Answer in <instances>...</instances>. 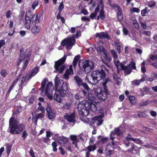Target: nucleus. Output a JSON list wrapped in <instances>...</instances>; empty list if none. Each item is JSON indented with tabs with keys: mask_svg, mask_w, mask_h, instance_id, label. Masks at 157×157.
<instances>
[{
	"mask_svg": "<svg viewBox=\"0 0 157 157\" xmlns=\"http://www.w3.org/2000/svg\"><path fill=\"white\" fill-rule=\"evenodd\" d=\"M39 68L38 67H35L31 71V73L33 75H35L38 72L39 70Z\"/></svg>",
	"mask_w": 157,
	"mask_h": 157,
	"instance_id": "e433bc0d",
	"label": "nucleus"
},
{
	"mask_svg": "<svg viewBox=\"0 0 157 157\" xmlns=\"http://www.w3.org/2000/svg\"><path fill=\"white\" fill-rule=\"evenodd\" d=\"M75 35H73L71 37L63 40L61 43V44L62 46H65L66 48L67 49H71L75 44Z\"/></svg>",
	"mask_w": 157,
	"mask_h": 157,
	"instance_id": "39448f33",
	"label": "nucleus"
},
{
	"mask_svg": "<svg viewBox=\"0 0 157 157\" xmlns=\"http://www.w3.org/2000/svg\"><path fill=\"white\" fill-rule=\"evenodd\" d=\"M81 13H83L84 15H86L88 14V11L86 9H82L81 10Z\"/></svg>",
	"mask_w": 157,
	"mask_h": 157,
	"instance_id": "13d9d810",
	"label": "nucleus"
},
{
	"mask_svg": "<svg viewBox=\"0 0 157 157\" xmlns=\"http://www.w3.org/2000/svg\"><path fill=\"white\" fill-rule=\"evenodd\" d=\"M98 48H97V50L98 51L99 50L100 52H102L104 54H106V50L102 46L99 45L98 47Z\"/></svg>",
	"mask_w": 157,
	"mask_h": 157,
	"instance_id": "473e14b6",
	"label": "nucleus"
},
{
	"mask_svg": "<svg viewBox=\"0 0 157 157\" xmlns=\"http://www.w3.org/2000/svg\"><path fill=\"white\" fill-rule=\"evenodd\" d=\"M111 52L112 54V55L113 56V57L114 59V60L117 59V56L116 53L115 52L114 50H111Z\"/></svg>",
	"mask_w": 157,
	"mask_h": 157,
	"instance_id": "c9c22d12",
	"label": "nucleus"
},
{
	"mask_svg": "<svg viewBox=\"0 0 157 157\" xmlns=\"http://www.w3.org/2000/svg\"><path fill=\"white\" fill-rule=\"evenodd\" d=\"M114 132L117 136L120 135L121 133V131L118 128H116Z\"/></svg>",
	"mask_w": 157,
	"mask_h": 157,
	"instance_id": "4c0bfd02",
	"label": "nucleus"
},
{
	"mask_svg": "<svg viewBox=\"0 0 157 157\" xmlns=\"http://www.w3.org/2000/svg\"><path fill=\"white\" fill-rule=\"evenodd\" d=\"M99 15L101 19L104 20L105 19V16L104 15L103 9H101L100 11Z\"/></svg>",
	"mask_w": 157,
	"mask_h": 157,
	"instance_id": "2f4dec72",
	"label": "nucleus"
},
{
	"mask_svg": "<svg viewBox=\"0 0 157 157\" xmlns=\"http://www.w3.org/2000/svg\"><path fill=\"white\" fill-rule=\"evenodd\" d=\"M96 36L101 39L106 38L108 40H109L110 38V36L109 35L108 33L106 32L97 33L96 34Z\"/></svg>",
	"mask_w": 157,
	"mask_h": 157,
	"instance_id": "ddd939ff",
	"label": "nucleus"
},
{
	"mask_svg": "<svg viewBox=\"0 0 157 157\" xmlns=\"http://www.w3.org/2000/svg\"><path fill=\"white\" fill-rule=\"evenodd\" d=\"M104 91L101 90L100 88H97L95 90V94L98 99L104 101L106 98L107 95H109L108 90L106 89H104Z\"/></svg>",
	"mask_w": 157,
	"mask_h": 157,
	"instance_id": "423d86ee",
	"label": "nucleus"
},
{
	"mask_svg": "<svg viewBox=\"0 0 157 157\" xmlns=\"http://www.w3.org/2000/svg\"><path fill=\"white\" fill-rule=\"evenodd\" d=\"M115 133L114 132H111V134L110 135V137H109V138L110 139H111V140H113V139L115 138Z\"/></svg>",
	"mask_w": 157,
	"mask_h": 157,
	"instance_id": "8fccbe9b",
	"label": "nucleus"
},
{
	"mask_svg": "<svg viewBox=\"0 0 157 157\" xmlns=\"http://www.w3.org/2000/svg\"><path fill=\"white\" fill-rule=\"evenodd\" d=\"M59 138L63 142L64 144H69L68 142V139L67 138L64 136H60L59 137Z\"/></svg>",
	"mask_w": 157,
	"mask_h": 157,
	"instance_id": "bb28decb",
	"label": "nucleus"
},
{
	"mask_svg": "<svg viewBox=\"0 0 157 157\" xmlns=\"http://www.w3.org/2000/svg\"><path fill=\"white\" fill-rule=\"evenodd\" d=\"M25 25L26 28L28 29H30L31 21H31L29 19H27L26 18H25Z\"/></svg>",
	"mask_w": 157,
	"mask_h": 157,
	"instance_id": "b1692460",
	"label": "nucleus"
},
{
	"mask_svg": "<svg viewBox=\"0 0 157 157\" xmlns=\"http://www.w3.org/2000/svg\"><path fill=\"white\" fill-rule=\"evenodd\" d=\"M116 48L118 53L120 54L121 52V47L119 44H117Z\"/></svg>",
	"mask_w": 157,
	"mask_h": 157,
	"instance_id": "4d7b16f0",
	"label": "nucleus"
},
{
	"mask_svg": "<svg viewBox=\"0 0 157 157\" xmlns=\"http://www.w3.org/2000/svg\"><path fill=\"white\" fill-rule=\"evenodd\" d=\"M78 109L79 114L82 116H87L91 111L95 112L97 108L93 103V101L89 99L88 101L80 103L78 106Z\"/></svg>",
	"mask_w": 157,
	"mask_h": 157,
	"instance_id": "f257e3e1",
	"label": "nucleus"
},
{
	"mask_svg": "<svg viewBox=\"0 0 157 157\" xmlns=\"http://www.w3.org/2000/svg\"><path fill=\"white\" fill-rule=\"evenodd\" d=\"M130 140L134 142H136V143L138 144H142L143 143L142 141L140 140V139H137L136 138H134L132 137L130 139Z\"/></svg>",
	"mask_w": 157,
	"mask_h": 157,
	"instance_id": "c756f323",
	"label": "nucleus"
},
{
	"mask_svg": "<svg viewBox=\"0 0 157 157\" xmlns=\"http://www.w3.org/2000/svg\"><path fill=\"white\" fill-rule=\"evenodd\" d=\"M19 122L14 119L13 117H11L9 121L10 132L12 134H19L22 131L24 126L19 124Z\"/></svg>",
	"mask_w": 157,
	"mask_h": 157,
	"instance_id": "f03ea898",
	"label": "nucleus"
},
{
	"mask_svg": "<svg viewBox=\"0 0 157 157\" xmlns=\"http://www.w3.org/2000/svg\"><path fill=\"white\" fill-rule=\"evenodd\" d=\"M98 75V70H94L92 71L91 75V77L94 81V83L92 84L96 85L100 80V77H99Z\"/></svg>",
	"mask_w": 157,
	"mask_h": 157,
	"instance_id": "f8f14e48",
	"label": "nucleus"
},
{
	"mask_svg": "<svg viewBox=\"0 0 157 157\" xmlns=\"http://www.w3.org/2000/svg\"><path fill=\"white\" fill-rule=\"evenodd\" d=\"M29 153L32 157H35L34 153L32 149H31L29 151Z\"/></svg>",
	"mask_w": 157,
	"mask_h": 157,
	"instance_id": "680f3d73",
	"label": "nucleus"
},
{
	"mask_svg": "<svg viewBox=\"0 0 157 157\" xmlns=\"http://www.w3.org/2000/svg\"><path fill=\"white\" fill-rule=\"evenodd\" d=\"M114 62L115 65L117 68V71L118 72L119 70H120L121 69L124 65L122 63H120L118 60H114Z\"/></svg>",
	"mask_w": 157,
	"mask_h": 157,
	"instance_id": "aec40b11",
	"label": "nucleus"
},
{
	"mask_svg": "<svg viewBox=\"0 0 157 157\" xmlns=\"http://www.w3.org/2000/svg\"><path fill=\"white\" fill-rule=\"evenodd\" d=\"M97 16V15L95 13H91L90 16V17L92 19Z\"/></svg>",
	"mask_w": 157,
	"mask_h": 157,
	"instance_id": "774afa93",
	"label": "nucleus"
},
{
	"mask_svg": "<svg viewBox=\"0 0 157 157\" xmlns=\"http://www.w3.org/2000/svg\"><path fill=\"white\" fill-rule=\"evenodd\" d=\"M109 81V80L108 78H107L105 79V81L102 83V85L104 89H106V83Z\"/></svg>",
	"mask_w": 157,
	"mask_h": 157,
	"instance_id": "58836bf2",
	"label": "nucleus"
},
{
	"mask_svg": "<svg viewBox=\"0 0 157 157\" xmlns=\"http://www.w3.org/2000/svg\"><path fill=\"white\" fill-rule=\"evenodd\" d=\"M80 55H77L75 56L74 58V59L73 61V63L74 67H75L77 65L78 60L80 59Z\"/></svg>",
	"mask_w": 157,
	"mask_h": 157,
	"instance_id": "a878e982",
	"label": "nucleus"
},
{
	"mask_svg": "<svg viewBox=\"0 0 157 157\" xmlns=\"http://www.w3.org/2000/svg\"><path fill=\"white\" fill-rule=\"evenodd\" d=\"M123 31L124 34L125 35H128V30L127 29H126V28L124 26L123 27Z\"/></svg>",
	"mask_w": 157,
	"mask_h": 157,
	"instance_id": "09e8293b",
	"label": "nucleus"
},
{
	"mask_svg": "<svg viewBox=\"0 0 157 157\" xmlns=\"http://www.w3.org/2000/svg\"><path fill=\"white\" fill-rule=\"evenodd\" d=\"M81 19L82 21H90V20L88 17H82Z\"/></svg>",
	"mask_w": 157,
	"mask_h": 157,
	"instance_id": "0e129e2a",
	"label": "nucleus"
},
{
	"mask_svg": "<svg viewBox=\"0 0 157 157\" xmlns=\"http://www.w3.org/2000/svg\"><path fill=\"white\" fill-rule=\"evenodd\" d=\"M74 78L77 85L80 87L83 82V80L78 75L75 76Z\"/></svg>",
	"mask_w": 157,
	"mask_h": 157,
	"instance_id": "dca6fc26",
	"label": "nucleus"
},
{
	"mask_svg": "<svg viewBox=\"0 0 157 157\" xmlns=\"http://www.w3.org/2000/svg\"><path fill=\"white\" fill-rule=\"evenodd\" d=\"M70 138L73 141L78 140L77 136H74L73 135L71 136Z\"/></svg>",
	"mask_w": 157,
	"mask_h": 157,
	"instance_id": "49530a36",
	"label": "nucleus"
},
{
	"mask_svg": "<svg viewBox=\"0 0 157 157\" xmlns=\"http://www.w3.org/2000/svg\"><path fill=\"white\" fill-rule=\"evenodd\" d=\"M26 18L31 21H33L32 23H34V24H36V23H39V19L38 18L37 15L36 13L32 14L30 10H29L26 12L25 18Z\"/></svg>",
	"mask_w": 157,
	"mask_h": 157,
	"instance_id": "6e6552de",
	"label": "nucleus"
},
{
	"mask_svg": "<svg viewBox=\"0 0 157 157\" xmlns=\"http://www.w3.org/2000/svg\"><path fill=\"white\" fill-rule=\"evenodd\" d=\"M145 80V78L144 77H143L140 80H136L133 81L132 82V84L135 85H138L140 84L141 82H143Z\"/></svg>",
	"mask_w": 157,
	"mask_h": 157,
	"instance_id": "4be33fe9",
	"label": "nucleus"
},
{
	"mask_svg": "<svg viewBox=\"0 0 157 157\" xmlns=\"http://www.w3.org/2000/svg\"><path fill=\"white\" fill-rule=\"evenodd\" d=\"M81 86H82L84 89L87 91H89L90 90V88L89 87L88 85L85 82H83Z\"/></svg>",
	"mask_w": 157,
	"mask_h": 157,
	"instance_id": "72a5a7b5",
	"label": "nucleus"
},
{
	"mask_svg": "<svg viewBox=\"0 0 157 157\" xmlns=\"http://www.w3.org/2000/svg\"><path fill=\"white\" fill-rule=\"evenodd\" d=\"M102 63H104L108 67H110V65L108 63L105 61L104 59H102Z\"/></svg>",
	"mask_w": 157,
	"mask_h": 157,
	"instance_id": "5fc2aeb1",
	"label": "nucleus"
},
{
	"mask_svg": "<svg viewBox=\"0 0 157 157\" xmlns=\"http://www.w3.org/2000/svg\"><path fill=\"white\" fill-rule=\"evenodd\" d=\"M28 135V134L26 131L25 130L23 132L21 137L23 138L24 140H25Z\"/></svg>",
	"mask_w": 157,
	"mask_h": 157,
	"instance_id": "de8ad7c7",
	"label": "nucleus"
},
{
	"mask_svg": "<svg viewBox=\"0 0 157 157\" xmlns=\"http://www.w3.org/2000/svg\"><path fill=\"white\" fill-rule=\"evenodd\" d=\"M93 120L95 121L93 123V124L95 125H96L97 126L101 125L103 123V120L101 118L98 117H94Z\"/></svg>",
	"mask_w": 157,
	"mask_h": 157,
	"instance_id": "f3484780",
	"label": "nucleus"
},
{
	"mask_svg": "<svg viewBox=\"0 0 157 157\" xmlns=\"http://www.w3.org/2000/svg\"><path fill=\"white\" fill-rule=\"evenodd\" d=\"M140 10L138 8H133L132 9V11L133 12H137L138 13L140 12Z\"/></svg>",
	"mask_w": 157,
	"mask_h": 157,
	"instance_id": "052dcab7",
	"label": "nucleus"
},
{
	"mask_svg": "<svg viewBox=\"0 0 157 157\" xmlns=\"http://www.w3.org/2000/svg\"><path fill=\"white\" fill-rule=\"evenodd\" d=\"M130 140L134 142H136V143L138 144H142L143 143L142 141L140 140V139H137L136 138H134L132 137L130 139Z\"/></svg>",
	"mask_w": 157,
	"mask_h": 157,
	"instance_id": "c85d7f7f",
	"label": "nucleus"
},
{
	"mask_svg": "<svg viewBox=\"0 0 157 157\" xmlns=\"http://www.w3.org/2000/svg\"><path fill=\"white\" fill-rule=\"evenodd\" d=\"M53 89V85L51 82H49L45 89V94L51 100L53 98L52 90Z\"/></svg>",
	"mask_w": 157,
	"mask_h": 157,
	"instance_id": "9d476101",
	"label": "nucleus"
},
{
	"mask_svg": "<svg viewBox=\"0 0 157 157\" xmlns=\"http://www.w3.org/2000/svg\"><path fill=\"white\" fill-rule=\"evenodd\" d=\"M136 67L135 63L132 61L129 63L128 66H125L124 65L121 70H124L125 73V75L129 74L131 72L132 69H136Z\"/></svg>",
	"mask_w": 157,
	"mask_h": 157,
	"instance_id": "1a4fd4ad",
	"label": "nucleus"
},
{
	"mask_svg": "<svg viewBox=\"0 0 157 157\" xmlns=\"http://www.w3.org/2000/svg\"><path fill=\"white\" fill-rule=\"evenodd\" d=\"M63 8L64 5L63 4V2H62L60 3V5L59 6L58 10L60 11V12H61L63 10Z\"/></svg>",
	"mask_w": 157,
	"mask_h": 157,
	"instance_id": "79ce46f5",
	"label": "nucleus"
},
{
	"mask_svg": "<svg viewBox=\"0 0 157 157\" xmlns=\"http://www.w3.org/2000/svg\"><path fill=\"white\" fill-rule=\"evenodd\" d=\"M66 58V56L65 55L64 56L57 62H55V68L56 70L59 73H62L63 71L66 68L65 65H63Z\"/></svg>",
	"mask_w": 157,
	"mask_h": 157,
	"instance_id": "20e7f679",
	"label": "nucleus"
},
{
	"mask_svg": "<svg viewBox=\"0 0 157 157\" xmlns=\"http://www.w3.org/2000/svg\"><path fill=\"white\" fill-rule=\"evenodd\" d=\"M68 83H65L61 86L56 90V92H58L59 95L62 97H65L68 93Z\"/></svg>",
	"mask_w": 157,
	"mask_h": 157,
	"instance_id": "0eeeda50",
	"label": "nucleus"
},
{
	"mask_svg": "<svg viewBox=\"0 0 157 157\" xmlns=\"http://www.w3.org/2000/svg\"><path fill=\"white\" fill-rule=\"evenodd\" d=\"M78 66L81 70L86 74L89 73L94 68L93 62L86 60H80L79 62Z\"/></svg>",
	"mask_w": 157,
	"mask_h": 157,
	"instance_id": "7ed1b4c3",
	"label": "nucleus"
},
{
	"mask_svg": "<svg viewBox=\"0 0 157 157\" xmlns=\"http://www.w3.org/2000/svg\"><path fill=\"white\" fill-rule=\"evenodd\" d=\"M25 57L26 58V59L25 60L24 62V65L22 68V70L23 71L25 70L26 69L28 64V61L29 59V57L28 56H25Z\"/></svg>",
	"mask_w": 157,
	"mask_h": 157,
	"instance_id": "393cba45",
	"label": "nucleus"
},
{
	"mask_svg": "<svg viewBox=\"0 0 157 157\" xmlns=\"http://www.w3.org/2000/svg\"><path fill=\"white\" fill-rule=\"evenodd\" d=\"M21 75H19L17 77L16 79H15V80L13 82V85H14V84L17 83V82L18 80L20 79Z\"/></svg>",
	"mask_w": 157,
	"mask_h": 157,
	"instance_id": "603ef678",
	"label": "nucleus"
},
{
	"mask_svg": "<svg viewBox=\"0 0 157 157\" xmlns=\"http://www.w3.org/2000/svg\"><path fill=\"white\" fill-rule=\"evenodd\" d=\"M99 77H100V80L103 79L105 78L106 75L103 68H101V70H98Z\"/></svg>",
	"mask_w": 157,
	"mask_h": 157,
	"instance_id": "6ab92c4d",
	"label": "nucleus"
},
{
	"mask_svg": "<svg viewBox=\"0 0 157 157\" xmlns=\"http://www.w3.org/2000/svg\"><path fill=\"white\" fill-rule=\"evenodd\" d=\"M48 81V79L47 78L44 79L42 82L41 85V86L40 88L39 89V90L43 92L44 90V87L46 84V81Z\"/></svg>",
	"mask_w": 157,
	"mask_h": 157,
	"instance_id": "5701e85b",
	"label": "nucleus"
},
{
	"mask_svg": "<svg viewBox=\"0 0 157 157\" xmlns=\"http://www.w3.org/2000/svg\"><path fill=\"white\" fill-rule=\"evenodd\" d=\"M147 12V10L146 9H144L141 11V13L143 16H144L145 15V13Z\"/></svg>",
	"mask_w": 157,
	"mask_h": 157,
	"instance_id": "e2e57ef3",
	"label": "nucleus"
},
{
	"mask_svg": "<svg viewBox=\"0 0 157 157\" xmlns=\"http://www.w3.org/2000/svg\"><path fill=\"white\" fill-rule=\"evenodd\" d=\"M69 75L67 72H65L64 74V75L63 76L64 78H65L66 80H67L69 78Z\"/></svg>",
	"mask_w": 157,
	"mask_h": 157,
	"instance_id": "338daca9",
	"label": "nucleus"
},
{
	"mask_svg": "<svg viewBox=\"0 0 157 157\" xmlns=\"http://www.w3.org/2000/svg\"><path fill=\"white\" fill-rule=\"evenodd\" d=\"M1 74L2 76L5 77L8 74L6 70H2L1 72Z\"/></svg>",
	"mask_w": 157,
	"mask_h": 157,
	"instance_id": "37998d69",
	"label": "nucleus"
},
{
	"mask_svg": "<svg viewBox=\"0 0 157 157\" xmlns=\"http://www.w3.org/2000/svg\"><path fill=\"white\" fill-rule=\"evenodd\" d=\"M59 150L60 151V153L61 154L63 155H64L65 153V151L62 148V147H59Z\"/></svg>",
	"mask_w": 157,
	"mask_h": 157,
	"instance_id": "69168bd1",
	"label": "nucleus"
},
{
	"mask_svg": "<svg viewBox=\"0 0 157 157\" xmlns=\"http://www.w3.org/2000/svg\"><path fill=\"white\" fill-rule=\"evenodd\" d=\"M129 99L131 104H133L135 103V98L133 96H130Z\"/></svg>",
	"mask_w": 157,
	"mask_h": 157,
	"instance_id": "a19ab883",
	"label": "nucleus"
},
{
	"mask_svg": "<svg viewBox=\"0 0 157 157\" xmlns=\"http://www.w3.org/2000/svg\"><path fill=\"white\" fill-rule=\"evenodd\" d=\"M105 56L104 57V59L105 61L107 62L108 63L111 60V58L109 57H108L107 56L106 54H104Z\"/></svg>",
	"mask_w": 157,
	"mask_h": 157,
	"instance_id": "ea45409f",
	"label": "nucleus"
},
{
	"mask_svg": "<svg viewBox=\"0 0 157 157\" xmlns=\"http://www.w3.org/2000/svg\"><path fill=\"white\" fill-rule=\"evenodd\" d=\"M52 145L53 147V150L54 151H56L57 150V149L56 148V147L57 146L56 143L55 142H54L52 143Z\"/></svg>",
	"mask_w": 157,
	"mask_h": 157,
	"instance_id": "a18cd8bd",
	"label": "nucleus"
},
{
	"mask_svg": "<svg viewBox=\"0 0 157 157\" xmlns=\"http://www.w3.org/2000/svg\"><path fill=\"white\" fill-rule=\"evenodd\" d=\"M75 115L74 113L70 115H67L64 116V118L70 122L75 123Z\"/></svg>",
	"mask_w": 157,
	"mask_h": 157,
	"instance_id": "2eb2a0df",
	"label": "nucleus"
},
{
	"mask_svg": "<svg viewBox=\"0 0 157 157\" xmlns=\"http://www.w3.org/2000/svg\"><path fill=\"white\" fill-rule=\"evenodd\" d=\"M55 82L56 90L61 86L62 85L65 84L63 80L59 79L57 76L55 79Z\"/></svg>",
	"mask_w": 157,
	"mask_h": 157,
	"instance_id": "4468645a",
	"label": "nucleus"
},
{
	"mask_svg": "<svg viewBox=\"0 0 157 157\" xmlns=\"http://www.w3.org/2000/svg\"><path fill=\"white\" fill-rule=\"evenodd\" d=\"M38 109L41 111L42 113H44L45 110H44V107L42 106H39Z\"/></svg>",
	"mask_w": 157,
	"mask_h": 157,
	"instance_id": "6e6d98bb",
	"label": "nucleus"
},
{
	"mask_svg": "<svg viewBox=\"0 0 157 157\" xmlns=\"http://www.w3.org/2000/svg\"><path fill=\"white\" fill-rule=\"evenodd\" d=\"M40 29V27L34 25L31 29V31L34 34H36L39 33Z\"/></svg>",
	"mask_w": 157,
	"mask_h": 157,
	"instance_id": "412c9836",
	"label": "nucleus"
},
{
	"mask_svg": "<svg viewBox=\"0 0 157 157\" xmlns=\"http://www.w3.org/2000/svg\"><path fill=\"white\" fill-rule=\"evenodd\" d=\"M22 49H21L20 50V58L21 59H18V60L17 61V66H18L20 63H21L22 61V60H25V59H26V58L25 57V56H28L27 55H26L25 56H24V55H23V51H22Z\"/></svg>",
	"mask_w": 157,
	"mask_h": 157,
	"instance_id": "a211bd4d",
	"label": "nucleus"
},
{
	"mask_svg": "<svg viewBox=\"0 0 157 157\" xmlns=\"http://www.w3.org/2000/svg\"><path fill=\"white\" fill-rule=\"evenodd\" d=\"M38 2H34L33 4L32 7L33 9H34L35 7L38 5Z\"/></svg>",
	"mask_w": 157,
	"mask_h": 157,
	"instance_id": "bf43d9fd",
	"label": "nucleus"
},
{
	"mask_svg": "<svg viewBox=\"0 0 157 157\" xmlns=\"http://www.w3.org/2000/svg\"><path fill=\"white\" fill-rule=\"evenodd\" d=\"M148 104V101H143L141 103L140 105V106L142 107L143 106L147 105Z\"/></svg>",
	"mask_w": 157,
	"mask_h": 157,
	"instance_id": "3c124183",
	"label": "nucleus"
},
{
	"mask_svg": "<svg viewBox=\"0 0 157 157\" xmlns=\"http://www.w3.org/2000/svg\"><path fill=\"white\" fill-rule=\"evenodd\" d=\"M43 113H40L35 115V117L36 122L37 119L39 118H41L44 117V115L43 114Z\"/></svg>",
	"mask_w": 157,
	"mask_h": 157,
	"instance_id": "f704fd0d",
	"label": "nucleus"
},
{
	"mask_svg": "<svg viewBox=\"0 0 157 157\" xmlns=\"http://www.w3.org/2000/svg\"><path fill=\"white\" fill-rule=\"evenodd\" d=\"M47 104V106L46 107V110L48 117L50 120L53 119L56 116L55 113L51 107L48 105V103Z\"/></svg>",
	"mask_w": 157,
	"mask_h": 157,
	"instance_id": "9b49d317",
	"label": "nucleus"
},
{
	"mask_svg": "<svg viewBox=\"0 0 157 157\" xmlns=\"http://www.w3.org/2000/svg\"><path fill=\"white\" fill-rule=\"evenodd\" d=\"M54 99L56 101L60 103L61 102V99L60 96L57 93H55V94L54 96Z\"/></svg>",
	"mask_w": 157,
	"mask_h": 157,
	"instance_id": "7c9ffc66",
	"label": "nucleus"
},
{
	"mask_svg": "<svg viewBox=\"0 0 157 157\" xmlns=\"http://www.w3.org/2000/svg\"><path fill=\"white\" fill-rule=\"evenodd\" d=\"M145 63L144 62H143L141 64V71H142V72L144 73L145 72H146V69L145 68Z\"/></svg>",
	"mask_w": 157,
	"mask_h": 157,
	"instance_id": "c03bdc74",
	"label": "nucleus"
},
{
	"mask_svg": "<svg viewBox=\"0 0 157 157\" xmlns=\"http://www.w3.org/2000/svg\"><path fill=\"white\" fill-rule=\"evenodd\" d=\"M65 72H67V73L69 75L74 74L73 70H71L69 69H67Z\"/></svg>",
	"mask_w": 157,
	"mask_h": 157,
	"instance_id": "864d4df0",
	"label": "nucleus"
},
{
	"mask_svg": "<svg viewBox=\"0 0 157 157\" xmlns=\"http://www.w3.org/2000/svg\"><path fill=\"white\" fill-rule=\"evenodd\" d=\"M96 147L95 144L93 145H89L87 147V150L89 151H94L95 149H96Z\"/></svg>",
	"mask_w": 157,
	"mask_h": 157,
	"instance_id": "cd10ccee",
	"label": "nucleus"
}]
</instances>
